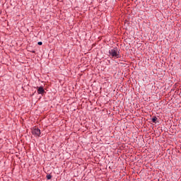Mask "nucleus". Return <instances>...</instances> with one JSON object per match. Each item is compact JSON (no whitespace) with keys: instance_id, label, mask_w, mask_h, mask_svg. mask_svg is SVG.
I'll return each instance as SVG.
<instances>
[{"instance_id":"3","label":"nucleus","mask_w":181,"mask_h":181,"mask_svg":"<svg viewBox=\"0 0 181 181\" xmlns=\"http://www.w3.org/2000/svg\"><path fill=\"white\" fill-rule=\"evenodd\" d=\"M37 91H38V94H43V93H45V89L43 88L42 86H40L38 88Z\"/></svg>"},{"instance_id":"1","label":"nucleus","mask_w":181,"mask_h":181,"mask_svg":"<svg viewBox=\"0 0 181 181\" xmlns=\"http://www.w3.org/2000/svg\"><path fill=\"white\" fill-rule=\"evenodd\" d=\"M32 134H33V135H35V136H40V129H39V128L35 127L32 129Z\"/></svg>"},{"instance_id":"4","label":"nucleus","mask_w":181,"mask_h":181,"mask_svg":"<svg viewBox=\"0 0 181 181\" xmlns=\"http://www.w3.org/2000/svg\"><path fill=\"white\" fill-rule=\"evenodd\" d=\"M156 119H158V118H157L156 117H154L152 119L153 122H156Z\"/></svg>"},{"instance_id":"6","label":"nucleus","mask_w":181,"mask_h":181,"mask_svg":"<svg viewBox=\"0 0 181 181\" xmlns=\"http://www.w3.org/2000/svg\"><path fill=\"white\" fill-rule=\"evenodd\" d=\"M37 45H39V46H42V45H43V43L42 42H38Z\"/></svg>"},{"instance_id":"5","label":"nucleus","mask_w":181,"mask_h":181,"mask_svg":"<svg viewBox=\"0 0 181 181\" xmlns=\"http://www.w3.org/2000/svg\"><path fill=\"white\" fill-rule=\"evenodd\" d=\"M47 178L48 180H50V179H52V175H47Z\"/></svg>"},{"instance_id":"2","label":"nucleus","mask_w":181,"mask_h":181,"mask_svg":"<svg viewBox=\"0 0 181 181\" xmlns=\"http://www.w3.org/2000/svg\"><path fill=\"white\" fill-rule=\"evenodd\" d=\"M110 54H112V56L114 57H117L118 56V52H117V50L115 49H112L110 52Z\"/></svg>"}]
</instances>
